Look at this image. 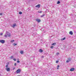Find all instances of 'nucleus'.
<instances>
[{
    "instance_id": "38",
    "label": "nucleus",
    "mask_w": 76,
    "mask_h": 76,
    "mask_svg": "<svg viewBox=\"0 0 76 76\" xmlns=\"http://www.w3.org/2000/svg\"><path fill=\"white\" fill-rule=\"evenodd\" d=\"M14 69H15V68H14Z\"/></svg>"
},
{
    "instance_id": "12",
    "label": "nucleus",
    "mask_w": 76,
    "mask_h": 76,
    "mask_svg": "<svg viewBox=\"0 0 76 76\" xmlns=\"http://www.w3.org/2000/svg\"><path fill=\"white\" fill-rule=\"evenodd\" d=\"M64 39H65V37H64V38H62V39H61V41H63V40H64Z\"/></svg>"
},
{
    "instance_id": "8",
    "label": "nucleus",
    "mask_w": 76,
    "mask_h": 76,
    "mask_svg": "<svg viewBox=\"0 0 76 76\" xmlns=\"http://www.w3.org/2000/svg\"><path fill=\"white\" fill-rule=\"evenodd\" d=\"M40 7V4H39L38 5H37L36 6V7H38V8H39V7Z\"/></svg>"
},
{
    "instance_id": "5",
    "label": "nucleus",
    "mask_w": 76,
    "mask_h": 76,
    "mask_svg": "<svg viewBox=\"0 0 76 76\" xmlns=\"http://www.w3.org/2000/svg\"><path fill=\"white\" fill-rule=\"evenodd\" d=\"M6 70L7 72H9L10 70V68H6Z\"/></svg>"
},
{
    "instance_id": "13",
    "label": "nucleus",
    "mask_w": 76,
    "mask_h": 76,
    "mask_svg": "<svg viewBox=\"0 0 76 76\" xmlns=\"http://www.w3.org/2000/svg\"><path fill=\"white\" fill-rule=\"evenodd\" d=\"M44 16H45V14H43V15H42L41 16V18H43V17H44Z\"/></svg>"
},
{
    "instance_id": "24",
    "label": "nucleus",
    "mask_w": 76,
    "mask_h": 76,
    "mask_svg": "<svg viewBox=\"0 0 76 76\" xmlns=\"http://www.w3.org/2000/svg\"><path fill=\"white\" fill-rule=\"evenodd\" d=\"M7 35H4L5 37H6V38H7Z\"/></svg>"
},
{
    "instance_id": "31",
    "label": "nucleus",
    "mask_w": 76,
    "mask_h": 76,
    "mask_svg": "<svg viewBox=\"0 0 76 76\" xmlns=\"http://www.w3.org/2000/svg\"><path fill=\"white\" fill-rule=\"evenodd\" d=\"M34 35H37V33H34Z\"/></svg>"
},
{
    "instance_id": "33",
    "label": "nucleus",
    "mask_w": 76,
    "mask_h": 76,
    "mask_svg": "<svg viewBox=\"0 0 76 76\" xmlns=\"http://www.w3.org/2000/svg\"><path fill=\"white\" fill-rule=\"evenodd\" d=\"M42 58H44V56H42Z\"/></svg>"
},
{
    "instance_id": "19",
    "label": "nucleus",
    "mask_w": 76,
    "mask_h": 76,
    "mask_svg": "<svg viewBox=\"0 0 76 76\" xmlns=\"http://www.w3.org/2000/svg\"><path fill=\"white\" fill-rule=\"evenodd\" d=\"M60 67V66L59 65H58L57 66V69H59V67Z\"/></svg>"
},
{
    "instance_id": "3",
    "label": "nucleus",
    "mask_w": 76,
    "mask_h": 76,
    "mask_svg": "<svg viewBox=\"0 0 76 76\" xmlns=\"http://www.w3.org/2000/svg\"><path fill=\"white\" fill-rule=\"evenodd\" d=\"M0 42L1 44H4L5 42V41L4 40H0Z\"/></svg>"
},
{
    "instance_id": "35",
    "label": "nucleus",
    "mask_w": 76,
    "mask_h": 76,
    "mask_svg": "<svg viewBox=\"0 0 76 76\" xmlns=\"http://www.w3.org/2000/svg\"><path fill=\"white\" fill-rule=\"evenodd\" d=\"M17 60H19V58H18Z\"/></svg>"
},
{
    "instance_id": "15",
    "label": "nucleus",
    "mask_w": 76,
    "mask_h": 76,
    "mask_svg": "<svg viewBox=\"0 0 76 76\" xmlns=\"http://www.w3.org/2000/svg\"><path fill=\"white\" fill-rule=\"evenodd\" d=\"M20 53L21 54H23V51H20Z\"/></svg>"
},
{
    "instance_id": "4",
    "label": "nucleus",
    "mask_w": 76,
    "mask_h": 76,
    "mask_svg": "<svg viewBox=\"0 0 76 76\" xmlns=\"http://www.w3.org/2000/svg\"><path fill=\"white\" fill-rule=\"evenodd\" d=\"M17 73H19L20 72V69H18L16 72Z\"/></svg>"
},
{
    "instance_id": "25",
    "label": "nucleus",
    "mask_w": 76,
    "mask_h": 76,
    "mask_svg": "<svg viewBox=\"0 0 76 76\" xmlns=\"http://www.w3.org/2000/svg\"><path fill=\"white\" fill-rule=\"evenodd\" d=\"M13 60H14V61H16V59L15 58H14Z\"/></svg>"
},
{
    "instance_id": "26",
    "label": "nucleus",
    "mask_w": 76,
    "mask_h": 76,
    "mask_svg": "<svg viewBox=\"0 0 76 76\" xmlns=\"http://www.w3.org/2000/svg\"><path fill=\"white\" fill-rule=\"evenodd\" d=\"M0 15L2 16V15H3V14L2 13H0Z\"/></svg>"
},
{
    "instance_id": "28",
    "label": "nucleus",
    "mask_w": 76,
    "mask_h": 76,
    "mask_svg": "<svg viewBox=\"0 0 76 76\" xmlns=\"http://www.w3.org/2000/svg\"><path fill=\"white\" fill-rule=\"evenodd\" d=\"M14 65H15V66H16V63H15Z\"/></svg>"
},
{
    "instance_id": "7",
    "label": "nucleus",
    "mask_w": 76,
    "mask_h": 76,
    "mask_svg": "<svg viewBox=\"0 0 76 76\" xmlns=\"http://www.w3.org/2000/svg\"><path fill=\"white\" fill-rule=\"evenodd\" d=\"M75 70V68H72L70 69V71H71V72H73Z\"/></svg>"
},
{
    "instance_id": "17",
    "label": "nucleus",
    "mask_w": 76,
    "mask_h": 76,
    "mask_svg": "<svg viewBox=\"0 0 76 76\" xmlns=\"http://www.w3.org/2000/svg\"><path fill=\"white\" fill-rule=\"evenodd\" d=\"M19 14H20V15H22V12H19Z\"/></svg>"
},
{
    "instance_id": "1",
    "label": "nucleus",
    "mask_w": 76,
    "mask_h": 76,
    "mask_svg": "<svg viewBox=\"0 0 76 76\" xmlns=\"http://www.w3.org/2000/svg\"><path fill=\"white\" fill-rule=\"evenodd\" d=\"M6 34L7 35V36H8V37H10V36H11V35L10 34V33H9V32H6Z\"/></svg>"
},
{
    "instance_id": "27",
    "label": "nucleus",
    "mask_w": 76,
    "mask_h": 76,
    "mask_svg": "<svg viewBox=\"0 0 76 76\" xmlns=\"http://www.w3.org/2000/svg\"><path fill=\"white\" fill-rule=\"evenodd\" d=\"M17 63H20V61H19L18 60V61H17Z\"/></svg>"
},
{
    "instance_id": "21",
    "label": "nucleus",
    "mask_w": 76,
    "mask_h": 76,
    "mask_svg": "<svg viewBox=\"0 0 76 76\" xmlns=\"http://www.w3.org/2000/svg\"><path fill=\"white\" fill-rule=\"evenodd\" d=\"M38 13H42V11H38Z\"/></svg>"
},
{
    "instance_id": "30",
    "label": "nucleus",
    "mask_w": 76,
    "mask_h": 76,
    "mask_svg": "<svg viewBox=\"0 0 76 76\" xmlns=\"http://www.w3.org/2000/svg\"><path fill=\"white\" fill-rule=\"evenodd\" d=\"M51 48H52V49H53V46H51Z\"/></svg>"
},
{
    "instance_id": "14",
    "label": "nucleus",
    "mask_w": 76,
    "mask_h": 76,
    "mask_svg": "<svg viewBox=\"0 0 76 76\" xmlns=\"http://www.w3.org/2000/svg\"><path fill=\"white\" fill-rule=\"evenodd\" d=\"M16 26V24H14L13 25L12 27H13V28H14V27H15V26Z\"/></svg>"
},
{
    "instance_id": "16",
    "label": "nucleus",
    "mask_w": 76,
    "mask_h": 76,
    "mask_svg": "<svg viewBox=\"0 0 76 76\" xmlns=\"http://www.w3.org/2000/svg\"><path fill=\"white\" fill-rule=\"evenodd\" d=\"M60 1H58L57 2V4H60Z\"/></svg>"
},
{
    "instance_id": "10",
    "label": "nucleus",
    "mask_w": 76,
    "mask_h": 76,
    "mask_svg": "<svg viewBox=\"0 0 76 76\" xmlns=\"http://www.w3.org/2000/svg\"><path fill=\"white\" fill-rule=\"evenodd\" d=\"M69 34H70V35H73V32L72 31H70Z\"/></svg>"
},
{
    "instance_id": "18",
    "label": "nucleus",
    "mask_w": 76,
    "mask_h": 76,
    "mask_svg": "<svg viewBox=\"0 0 76 76\" xmlns=\"http://www.w3.org/2000/svg\"><path fill=\"white\" fill-rule=\"evenodd\" d=\"M8 66H9V65H7L6 66V68H8Z\"/></svg>"
},
{
    "instance_id": "9",
    "label": "nucleus",
    "mask_w": 76,
    "mask_h": 76,
    "mask_svg": "<svg viewBox=\"0 0 76 76\" xmlns=\"http://www.w3.org/2000/svg\"><path fill=\"white\" fill-rule=\"evenodd\" d=\"M39 52H40V53H42V52H43V50L41 49H40L39 50Z\"/></svg>"
},
{
    "instance_id": "34",
    "label": "nucleus",
    "mask_w": 76,
    "mask_h": 76,
    "mask_svg": "<svg viewBox=\"0 0 76 76\" xmlns=\"http://www.w3.org/2000/svg\"><path fill=\"white\" fill-rule=\"evenodd\" d=\"M57 54H59V53H57Z\"/></svg>"
},
{
    "instance_id": "29",
    "label": "nucleus",
    "mask_w": 76,
    "mask_h": 76,
    "mask_svg": "<svg viewBox=\"0 0 76 76\" xmlns=\"http://www.w3.org/2000/svg\"><path fill=\"white\" fill-rule=\"evenodd\" d=\"M0 35H3V33H1L0 34Z\"/></svg>"
},
{
    "instance_id": "32",
    "label": "nucleus",
    "mask_w": 76,
    "mask_h": 76,
    "mask_svg": "<svg viewBox=\"0 0 76 76\" xmlns=\"http://www.w3.org/2000/svg\"><path fill=\"white\" fill-rule=\"evenodd\" d=\"M58 61H56V63H58Z\"/></svg>"
},
{
    "instance_id": "36",
    "label": "nucleus",
    "mask_w": 76,
    "mask_h": 76,
    "mask_svg": "<svg viewBox=\"0 0 76 76\" xmlns=\"http://www.w3.org/2000/svg\"><path fill=\"white\" fill-rule=\"evenodd\" d=\"M20 76H20L18 75V76Z\"/></svg>"
},
{
    "instance_id": "2",
    "label": "nucleus",
    "mask_w": 76,
    "mask_h": 76,
    "mask_svg": "<svg viewBox=\"0 0 76 76\" xmlns=\"http://www.w3.org/2000/svg\"><path fill=\"white\" fill-rule=\"evenodd\" d=\"M72 60V58H68V60H67L66 61V63H69V61H71Z\"/></svg>"
},
{
    "instance_id": "6",
    "label": "nucleus",
    "mask_w": 76,
    "mask_h": 76,
    "mask_svg": "<svg viewBox=\"0 0 76 76\" xmlns=\"http://www.w3.org/2000/svg\"><path fill=\"white\" fill-rule=\"evenodd\" d=\"M36 20L38 22H41V20L40 19H36Z\"/></svg>"
},
{
    "instance_id": "23",
    "label": "nucleus",
    "mask_w": 76,
    "mask_h": 76,
    "mask_svg": "<svg viewBox=\"0 0 76 76\" xmlns=\"http://www.w3.org/2000/svg\"><path fill=\"white\" fill-rule=\"evenodd\" d=\"M15 40H11V42H12V43H13V41H14Z\"/></svg>"
},
{
    "instance_id": "22",
    "label": "nucleus",
    "mask_w": 76,
    "mask_h": 76,
    "mask_svg": "<svg viewBox=\"0 0 76 76\" xmlns=\"http://www.w3.org/2000/svg\"><path fill=\"white\" fill-rule=\"evenodd\" d=\"M14 46H15V45H17V44H16L15 43H14L13 44Z\"/></svg>"
},
{
    "instance_id": "11",
    "label": "nucleus",
    "mask_w": 76,
    "mask_h": 76,
    "mask_svg": "<svg viewBox=\"0 0 76 76\" xmlns=\"http://www.w3.org/2000/svg\"><path fill=\"white\" fill-rule=\"evenodd\" d=\"M56 45V43H53L52 44V45Z\"/></svg>"
},
{
    "instance_id": "37",
    "label": "nucleus",
    "mask_w": 76,
    "mask_h": 76,
    "mask_svg": "<svg viewBox=\"0 0 76 76\" xmlns=\"http://www.w3.org/2000/svg\"><path fill=\"white\" fill-rule=\"evenodd\" d=\"M1 75L0 74V76Z\"/></svg>"
},
{
    "instance_id": "20",
    "label": "nucleus",
    "mask_w": 76,
    "mask_h": 76,
    "mask_svg": "<svg viewBox=\"0 0 76 76\" xmlns=\"http://www.w3.org/2000/svg\"><path fill=\"white\" fill-rule=\"evenodd\" d=\"M13 58V56H12L10 57V59H12Z\"/></svg>"
}]
</instances>
